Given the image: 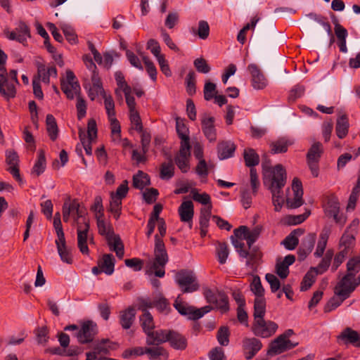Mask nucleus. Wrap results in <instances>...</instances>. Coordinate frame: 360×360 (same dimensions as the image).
I'll use <instances>...</instances> for the list:
<instances>
[{
	"label": "nucleus",
	"instance_id": "f257e3e1",
	"mask_svg": "<svg viewBox=\"0 0 360 360\" xmlns=\"http://www.w3.org/2000/svg\"><path fill=\"white\" fill-rule=\"evenodd\" d=\"M271 178L269 185V189L272 194V202L276 212L280 211L283 204V188L286 184L287 174L283 166L276 165L271 169Z\"/></svg>",
	"mask_w": 360,
	"mask_h": 360
},
{
	"label": "nucleus",
	"instance_id": "f03ea898",
	"mask_svg": "<svg viewBox=\"0 0 360 360\" xmlns=\"http://www.w3.org/2000/svg\"><path fill=\"white\" fill-rule=\"evenodd\" d=\"M266 313V307L261 305L254 309V322L252 326V330L256 336L263 338H269L274 335L277 328L278 325L271 321H266L264 319Z\"/></svg>",
	"mask_w": 360,
	"mask_h": 360
},
{
	"label": "nucleus",
	"instance_id": "7ed1b4c3",
	"mask_svg": "<svg viewBox=\"0 0 360 360\" xmlns=\"http://www.w3.org/2000/svg\"><path fill=\"white\" fill-rule=\"evenodd\" d=\"M17 75L15 70L8 73L5 67H0V94L7 101L15 97V86L19 84Z\"/></svg>",
	"mask_w": 360,
	"mask_h": 360
},
{
	"label": "nucleus",
	"instance_id": "20e7f679",
	"mask_svg": "<svg viewBox=\"0 0 360 360\" xmlns=\"http://www.w3.org/2000/svg\"><path fill=\"white\" fill-rule=\"evenodd\" d=\"M169 257L163 240L159 235L155 236L154 261L152 269L155 271L157 277L162 278L165 276V266L168 262Z\"/></svg>",
	"mask_w": 360,
	"mask_h": 360
},
{
	"label": "nucleus",
	"instance_id": "39448f33",
	"mask_svg": "<svg viewBox=\"0 0 360 360\" xmlns=\"http://www.w3.org/2000/svg\"><path fill=\"white\" fill-rule=\"evenodd\" d=\"M322 207L324 214L328 218H333L336 224L343 226L347 221V217L340 214V207L338 198L334 194L326 195L323 200Z\"/></svg>",
	"mask_w": 360,
	"mask_h": 360
},
{
	"label": "nucleus",
	"instance_id": "423d86ee",
	"mask_svg": "<svg viewBox=\"0 0 360 360\" xmlns=\"http://www.w3.org/2000/svg\"><path fill=\"white\" fill-rule=\"evenodd\" d=\"M174 307L178 312L184 316H188L189 319L198 320L202 317L205 314L210 312L212 307L211 306H205L200 309H196L193 306H189L184 302L179 295L174 302Z\"/></svg>",
	"mask_w": 360,
	"mask_h": 360
},
{
	"label": "nucleus",
	"instance_id": "0eeeda50",
	"mask_svg": "<svg viewBox=\"0 0 360 360\" xmlns=\"http://www.w3.org/2000/svg\"><path fill=\"white\" fill-rule=\"evenodd\" d=\"M175 281L184 293L193 292L200 287L197 278L192 271L180 270L175 275Z\"/></svg>",
	"mask_w": 360,
	"mask_h": 360
},
{
	"label": "nucleus",
	"instance_id": "6e6552de",
	"mask_svg": "<svg viewBox=\"0 0 360 360\" xmlns=\"http://www.w3.org/2000/svg\"><path fill=\"white\" fill-rule=\"evenodd\" d=\"M98 333V326L93 321H84L79 330L75 333L79 343L84 345L93 342Z\"/></svg>",
	"mask_w": 360,
	"mask_h": 360
},
{
	"label": "nucleus",
	"instance_id": "1a4fd4ad",
	"mask_svg": "<svg viewBox=\"0 0 360 360\" xmlns=\"http://www.w3.org/2000/svg\"><path fill=\"white\" fill-rule=\"evenodd\" d=\"M75 79L74 72L68 70L66 71V79L63 78L60 80L61 90L69 99H73L75 95H79L80 86Z\"/></svg>",
	"mask_w": 360,
	"mask_h": 360
},
{
	"label": "nucleus",
	"instance_id": "9d476101",
	"mask_svg": "<svg viewBox=\"0 0 360 360\" xmlns=\"http://www.w3.org/2000/svg\"><path fill=\"white\" fill-rule=\"evenodd\" d=\"M204 296L207 302L214 305L216 309H219L222 313L226 312L229 307L228 297L221 292L214 293L209 288L204 290Z\"/></svg>",
	"mask_w": 360,
	"mask_h": 360
},
{
	"label": "nucleus",
	"instance_id": "9b49d317",
	"mask_svg": "<svg viewBox=\"0 0 360 360\" xmlns=\"http://www.w3.org/2000/svg\"><path fill=\"white\" fill-rule=\"evenodd\" d=\"M354 277L350 274H345L337 283L334 288V293L336 296H342L343 299H347L355 290L356 286L354 281Z\"/></svg>",
	"mask_w": 360,
	"mask_h": 360
},
{
	"label": "nucleus",
	"instance_id": "f8f14e48",
	"mask_svg": "<svg viewBox=\"0 0 360 360\" xmlns=\"http://www.w3.org/2000/svg\"><path fill=\"white\" fill-rule=\"evenodd\" d=\"M292 189L294 197L292 198H287L286 206L290 209L298 208L303 205L304 200L302 199V184L301 181L297 177H295L292 180Z\"/></svg>",
	"mask_w": 360,
	"mask_h": 360
},
{
	"label": "nucleus",
	"instance_id": "ddd939ff",
	"mask_svg": "<svg viewBox=\"0 0 360 360\" xmlns=\"http://www.w3.org/2000/svg\"><path fill=\"white\" fill-rule=\"evenodd\" d=\"M297 345V342L293 343L290 340H284L278 336L270 343L269 348L267 351V355L273 356L280 354L285 351L294 348Z\"/></svg>",
	"mask_w": 360,
	"mask_h": 360
},
{
	"label": "nucleus",
	"instance_id": "4468645a",
	"mask_svg": "<svg viewBox=\"0 0 360 360\" xmlns=\"http://www.w3.org/2000/svg\"><path fill=\"white\" fill-rule=\"evenodd\" d=\"M191 148V145H186V143L180 145L179 150L174 157L176 165L183 173H186L189 169Z\"/></svg>",
	"mask_w": 360,
	"mask_h": 360
},
{
	"label": "nucleus",
	"instance_id": "2eb2a0df",
	"mask_svg": "<svg viewBox=\"0 0 360 360\" xmlns=\"http://www.w3.org/2000/svg\"><path fill=\"white\" fill-rule=\"evenodd\" d=\"M248 69L252 77L251 82L253 88L257 90L264 89L268 84V81L259 67L256 64L252 63L248 65Z\"/></svg>",
	"mask_w": 360,
	"mask_h": 360
},
{
	"label": "nucleus",
	"instance_id": "dca6fc26",
	"mask_svg": "<svg viewBox=\"0 0 360 360\" xmlns=\"http://www.w3.org/2000/svg\"><path fill=\"white\" fill-rule=\"evenodd\" d=\"M250 290L256 296L254 302V309L257 308L259 305L266 307V300L264 297L265 290L258 276L253 277L252 281L250 283Z\"/></svg>",
	"mask_w": 360,
	"mask_h": 360
},
{
	"label": "nucleus",
	"instance_id": "f3484780",
	"mask_svg": "<svg viewBox=\"0 0 360 360\" xmlns=\"http://www.w3.org/2000/svg\"><path fill=\"white\" fill-rule=\"evenodd\" d=\"M243 347L245 359L250 360L262 349V344L257 338H245L243 340Z\"/></svg>",
	"mask_w": 360,
	"mask_h": 360
},
{
	"label": "nucleus",
	"instance_id": "a211bd4d",
	"mask_svg": "<svg viewBox=\"0 0 360 360\" xmlns=\"http://www.w3.org/2000/svg\"><path fill=\"white\" fill-rule=\"evenodd\" d=\"M96 220H97V226L98 233L101 236H104L107 240L108 245L111 246V243H112V240L115 239L116 236H119L118 235H115L114 233L113 229L110 224H107L105 222L103 219V213H101V215L96 214Z\"/></svg>",
	"mask_w": 360,
	"mask_h": 360
},
{
	"label": "nucleus",
	"instance_id": "6ab92c4d",
	"mask_svg": "<svg viewBox=\"0 0 360 360\" xmlns=\"http://www.w3.org/2000/svg\"><path fill=\"white\" fill-rule=\"evenodd\" d=\"M169 334L170 330L162 329L158 330H153L146 335V344L148 345H159L166 342L168 340Z\"/></svg>",
	"mask_w": 360,
	"mask_h": 360
},
{
	"label": "nucleus",
	"instance_id": "aec40b11",
	"mask_svg": "<svg viewBox=\"0 0 360 360\" xmlns=\"http://www.w3.org/2000/svg\"><path fill=\"white\" fill-rule=\"evenodd\" d=\"M295 261V257L288 255L283 261H278L276 264V272L281 278H285L289 274V266Z\"/></svg>",
	"mask_w": 360,
	"mask_h": 360
},
{
	"label": "nucleus",
	"instance_id": "412c9836",
	"mask_svg": "<svg viewBox=\"0 0 360 360\" xmlns=\"http://www.w3.org/2000/svg\"><path fill=\"white\" fill-rule=\"evenodd\" d=\"M178 212L181 221L191 223L194 215L193 202L191 200L184 201L179 207Z\"/></svg>",
	"mask_w": 360,
	"mask_h": 360
},
{
	"label": "nucleus",
	"instance_id": "4be33fe9",
	"mask_svg": "<svg viewBox=\"0 0 360 360\" xmlns=\"http://www.w3.org/2000/svg\"><path fill=\"white\" fill-rule=\"evenodd\" d=\"M338 339L343 341L345 344H354L356 347H360V335L357 331L347 327L338 336Z\"/></svg>",
	"mask_w": 360,
	"mask_h": 360
},
{
	"label": "nucleus",
	"instance_id": "5701e85b",
	"mask_svg": "<svg viewBox=\"0 0 360 360\" xmlns=\"http://www.w3.org/2000/svg\"><path fill=\"white\" fill-rule=\"evenodd\" d=\"M236 148V145L230 141L219 142L217 145L218 158L220 160L231 158L234 154Z\"/></svg>",
	"mask_w": 360,
	"mask_h": 360
},
{
	"label": "nucleus",
	"instance_id": "b1692460",
	"mask_svg": "<svg viewBox=\"0 0 360 360\" xmlns=\"http://www.w3.org/2000/svg\"><path fill=\"white\" fill-rule=\"evenodd\" d=\"M214 122V118L213 117H205L202 120V131L210 141H215L217 139Z\"/></svg>",
	"mask_w": 360,
	"mask_h": 360
},
{
	"label": "nucleus",
	"instance_id": "393cba45",
	"mask_svg": "<svg viewBox=\"0 0 360 360\" xmlns=\"http://www.w3.org/2000/svg\"><path fill=\"white\" fill-rule=\"evenodd\" d=\"M302 229H297L293 230L286 238L282 241L283 244L287 250H292L295 249L299 243L298 236L304 233Z\"/></svg>",
	"mask_w": 360,
	"mask_h": 360
},
{
	"label": "nucleus",
	"instance_id": "a878e982",
	"mask_svg": "<svg viewBox=\"0 0 360 360\" xmlns=\"http://www.w3.org/2000/svg\"><path fill=\"white\" fill-rule=\"evenodd\" d=\"M168 342H170V345L172 347L176 349H185L187 346V340L184 336L181 334L174 331L170 330V334L168 337Z\"/></svg>",
	"mask_w": 360,
	"mask_h": 360
},
{
	"label": "nucleus",
	"instance_id": "bb28decb",
	"mask_svg": "<svg viewBox=\"0 0 360 360\" xmlns=\"http://www.w3.org/2000/svg\"><path fill=\"white\" fill-rule=\"evenodd\" d=\"M98 265L102 269L103 272L107 275H111L114 272L115 259L111 254H105L98 261Z\"/></svg>",
	"mask_w": 360,
	"mask_h": 360
},
{
	"label": "nucleus",
	"instance_id": "cd10ccee",
	"mask_svg": "<svg viewBox=\"0 0 360 360\" xmlns=\"http://www.w3.org/2000/svg\"><path fill=\"white\" fill-rule=\"evenodd\" d=\"M136 310L134 307H129L120 313V324L124 329H129L134 321Z\"/></svg>",
	"mask_w": 360,
	"mask_h": 360
},
{
	"label": "nucleus",
	"instance_id": "c85d7f7f",
	"mask_svg": "<svg viewBox=\"0 0 360 360\" xmlns=\"http://www.w3.org/2000/svg\"><path fill=\"white\" fill-rule=\"evenodd\" d=\"M349 127L347 116L345 114L340 115L337 120L335 127V132L339 139H344L347 135Z\"/></svg>",
	"mask_w": 360,
	"mask_h": 360
},
{
	"label": "nucleus",
	"instance_id": "c756f323",
	"mask_svg": "<svg viewBox=\"0 0 360 360\" xmlns=\"http://www.w3.org/2000/svg\"><path fill=\"white\" fill-rule=\"evenodd\" d=\"M146 306L148 307H155L158 311L165 314H168L171 309L168 300L161 293H159L152 302L146 303Z\"/></svg>",
	"mask_w": 360,
	"mask_h": 360
},
{
	"label": "nucleus",
	"instance_id": "7c9ffc66",
	"mask_svg": "<svg viewBox=\"0 0 360 360\" xmlns=\"http://www.w3.org/2000/svg\"><path fill=\"white\" fill-rule=\"evenodd\" d=\"M46 167V160L45 157V153L43 150H39L38 151V157L36 160L32 171L31 174L35 175L36 176H39L40 174L44 173Z\"/></svg>",
	"mask_w": 360,
	"mask_h": 360
},
{
	"label": "nucleus",
	"instance_id": "2f4dec72",
	"mask_svg": "<svg viewBox=\"0 0 360 360\" xmlns=\"http://www.w3.org/2000/svg\"><path fill=\"white\" fill-rule=\"evenodd\" d=\"M139 321L141 326L146 335L151 330H154L155 323L153 317L148 311L146 309L143 310V314L140 316Z\"/></svg>",
	"mask_w": 360,
	"mask_h": 360
},
{
	"label": "nucleus",
	"instance_id": "473e14b6",
	"mask_svg": "<svg viewBox=\"0 0 360 360\" xmlns=\"http://www.w3.org/2000/svg\"><path fill=\"white\" fill-rule=\"evenodd\" d=\"M68 206L70 207L71 214L74 217V221L81 219L86 217V210L82 207L77 200L68 201Z\"/></svg>",
	"mask_w": 360,
	"mask_h": 360
},
{
	"label": "nucleus",
	"instance_id": "72a5a7b5",
	"mask_svg": "<svg viewBox=\"0 0 360 360\" xmlns=\"http://www.w3.org/2000/svg\"><path fill=\"white\" fill-rule=\"evenodd\" d=\"M333 250H328L326 252L324 257L321 259V262L316 267L311 268L316 274H323L329 267L332 258L333 257Z\"/></svg>",
	"mask_w": 360,
	"mask_h": 360
},
{
	"label": "nucleus",
	"instance_id": "f704fd0d",
	"mask_svg": "<svg viewBox=\"0 0 360 360\" xmlns=\"http://www.w3.org/2000/svg\"><path fill=\"white\" fill-rule=\"evenodd\" d=\"M330 235V229L324 228L320 234L314 256L321 257L323 255Z\"/></svg>",
	"mask_w": 360,
	"mask_h": 360
},
{
	"label": "nucleus",
	"instance_id": "c9c22d12",
	"mask_svg": "<svg viewBox=\"0 0 360 360\" xmlns=\"http://www.w3.org/2000/svg\"><path fill=\"white\" fill-rule=\"evenodd\" d=\"M174 165L169 158L168 162H163L160 166V178L163 180H169L174 175Z\"/></svg>",
	"mask_w": 360,
	"mask_h": 360
},
{
	"label": "nucleus",
	"instance_id": "e433bc0d",
	"mask_svg": "<svg viewBox=\"0 0 360 360\" xmlns=\"http://www.w3.org/2000/svg\"><path fill=\"white\" fill-rule=\"evenodd\" d=\"M150 184L149 176L143 171H138L133 176V186L142 190L145 186Z\"/></svg>",
	"mask_w": 360,
	"mask_h": 360
},
{
	"label": "nucleus",
	"instance_id": "4c0bfd02",
	"mask_svg": "<svg viewBox=\"0 0 360 360\" xmlns=\"http://www.w3.org/2000/svg\"><path fill=\"white\" fill-rule=\"evenodd\" d=\"M46 122L48 134L50 139L54 141L58 138V128L56 119L52 115L49 114L46 115Z\"/></svg>",
	"mask_w": 360,
	"mask_h": 360
},
{
	"label": "nucleus",
	"instance_id": "58836bf2",
	"mask_svg": "<svg viewBox=\"0 0 360 360\" xmlns=\"http://www.w3.org/2000/svg\"><path fill=\"white\" fill-rule=\"evenodd\" d=\"M243 158L245 165L249 167H253L259 162V155L252 148L245 149L243 152Z\"/></svg>",
	"mask_w": 360,
	"mask_h": 360
},
{
	"label": "nucleus",
	"instance_id": "ea45409f",
	"mask_svg": "<svg viewBox=\"0 0 360 360\" xmlns=\"http://www.w3.org/2000/svg\"><path fill=\"white\" fill-rule=\"evenodd\" d=\"M176 129L179 137L181 139V145H191L190 137L188 136V129L182 122L176 119Z\"/></svg>",
	"mask_w": 360,
	"mask_h": 360
},
{
	"label": "nucleus",
	"instance_id": "a19ab883",
	"mask_svg": "<svg viewBox=\"0 0 360 360\" xmlns=\"http://www.w3.org/2000/svg\"><path fill=\"white\" fill-rule=\"evenodd\" d=\"M323 153V146L320 142L314 143L307 154V160L319 161Z\"/></svg>",
	"mask_w": 360,
	"mask_h": 360
},
{
	"label": "nucleus",
	"instance_id": "79ce46f5",
	"mask_svg": "<svg viewBox=\"0 0 360 360\" xmlns=\"http://www.w3.org/2000/svg\"><path fill=\"white\" fill-rule=\"evenodd\" d=\"M289 143L284 139H280L270 143L271 153L272 154L283 153L287 152Z\"/></svg>",
	"mask_w": 360,
	"mask_h": 360
},
{
	"label": "nucleus",
	"instance_id": "37998d69",
	"mask_svg": "<svg viewBox=\"0 0 360 360\" xmlns=\"http://www.w3.org/2000/svg\"><path fill=\"white\" fill-rule=\"evenodd\" d=\"M212 205L200 209L199 219L200 228L208 229L210 219L212 215Z\"/></svg>",
	"mask_w": 360,
	"mask_h": 360
},
{
	"label": "nucleus",
	"instance_id": "c03bdc74",
	"mask_svg": "<svg viewBox=\"0 0 360 360\" xmlns=\"http://www.w3.org/2000/svg\"><path fill=\"white\" fill-rule=\"evenodd\" d=\"M360 271V256L354 257L349 259L347 263V274L351 276L355 277L356 274Z\"/></svg>",
	"mask_w": 360,
	"mask_h": 360
},
{
	"label": "nucleus",
	"instance_id": "a18cd8bd",
	"mask_svg": "<svg viewBox=\"0 0 360 360\" xmlns=\"http://www.w3.org/2000/svg\"><path fill=\"white\" fill-rule=\"evenodd\" d=\"M15 30L18 34V41L20 43L24 44L27 38L31 37L30 28L24 22H20Z\"/></svg>",
	"mask_w": 360,
	"mask_h": 360
},
{
	"label": "nucleus",
	"instance_id": "49530a36",
	"mask_svg": "<svg viewBox=\"0 0 360 360\" xmlns=\"http://www.w3.org/2000/svg\"><path fill=\"white\" fill-rule=\"evenodd\" d=\"M317 274L313 271H309L304 276L300 285L301 291H306L311 288L315 282L316 276Z\"/></svg>",
	"mask_w": 360,
	"mask_h": 360
},
{
	"label": "nucleus",
	"instance_id": "de8ad7c7",
	"mask_svg": "<svg viewBox=\"0 0 360 360\" xmlns=\"http://www.w3.org/2000/svg\"><path fill=\"white\" fill-rule=\"evenodd\" d=\"M316 239V234L314 233H309L306 235L302 240L300 247L305 249L307 252H311Z\"/></svg>",
	"mask_w": 360,
	"mask_h": 360
},
{
	"label": "nucleus",
	"instance_id": "09e8293b",
	"mask_svg": "<svg viewBox=\"0 0 360 360\" xmlns=\"http://www.w3.org/2000/svg\"><path fill=\"white\" fill-rule=\"evenodd\" d=\"M230 332L227 326H221L217 331V340L222 346H227L229 343Z\"/></svg>",
	"mask_w": 360,
	"mask_h": 360
},
{
	"label": "nucleus",
	"instance_id": "8fccbe9b",
	"mask_svg": "<svg viewBox=\"0 0 360 360\" xmlns=\"http://www.w3.org/2000/svg\"><path fill=\"white\" fill-rule=\"evenodd\" d=\"M87 233L88 232H77V245L80 252L84 255L89 254V248L87 246Z\"/></svg>",
	"mask_w": 360,
	"mask_h": 360
},
{
	"label": "nucleus",
	"instance_id": "3c124183",
	"mask_svg": "<svg viewBox=\"0 0 360 360\" xmlns=\"http://www.w3.org/2000/svg\"><path fill=\"white\" fill-rule=\"evenodd\" d=\"M191 192L192 198L195 201L207 206L212 205L211 198L209 194L206 193H199L195 188L192 189Z\"/></svg>",
	"mask_w": 360,
	"mask_h": 360
},
{
	"label": "nucleus",
	"instance_id": "603ef678",
	"mask_svg": "<svg viewBox=\"0 0 360 360\" xmlns=\"http://www.w3.org/2000/svg\"><path fill=\"white\" fill-rule=\"evenodd\" d=\"M195 74L193 71H190L186 78V91L190 96L195 94Z\"/></svg>",
	"mask_w": 360,
	"mask_h": 360
},
{
	"label": "nucleus",
	"instance_id": "864d4df0",
	"mask_svg": "<svg viewBox=\"0 0 360 360\" xmlns=\"http://www.w3.org/2000/svg\"><path fill=\"white\" fill-rule=\"evenodd\" d=\"M262 228L259 226L255 227L252 231H250L248 229L247 236L245 237V240L247 241V244L248 245L249 249H251L253 243L257 240L260 233H261Z\"/></svg>",
	"mask_w": 360,
	"mask_h": 360
},
{
	"label": "nucleus",
	"instance_id": "5fc2aeb1",
	"mask_svg": "<svg viewBox=\"0 0 360 360\" xmlns=\"http://www.w3.org/2000/svg\"><path fill=\"white\" fill-rule=\"evenodd\" d=\"M146 354L149 356L150 360H155L160 356H167V351L162 347H146Z\"/></svg>",
	"mask_w": 360,
	"mask_h": 360
},
{
	"label": "nucleus",
	"instance_id": "6e6d98bb",
	"mask_svg": "<svg viewBox=\"0 0 360 360\" xmlns=\"http://www.w3.org/2000/svg\"><path fill=\"white\" fill-rule=\"evenodd\" d=\"M107 342H110L109 339H102L101 341L96 342L94 346V351L91 352L94 353L96 356L100 354H108L109 349L106 347Z\"/></svg>",
	"mask_w": 360,
	"mask_h": 360
},
{
	"label": "nucleus",
	"instance_id": "4d7b16f0",
	"mask_svg": "<svg viewBox=\"0 0 360 360\" xmlns=\"http://www.w3.org/2000/svg\"><path fill=\"white\" fill-rule=\"evenodd\" d=\"M108 120L110 122V129L112 139L114 140L120 139L121 136V127L119 121L115 116L108 117Z\"/></svg>",
	"mask_w": 360,
	"mask_h": 360
},
{
	"label": "nucleus",
	"instance_id": "13d9d810",
	"mask_svg": "<svg viewBox=\"0 0 360 360\" xmlns=\"http://www.w3.org/2000/svg\"><path fill=\"white\" fill-rule=\"evenodd\" d=\"M110 248L115 251L116 255L118 258L122 259L124 256V245L121 240L120 236H116L114 240H112V243H111V246H109Z\"/></svg>",
	"mask_w": 360,
	"mask_h": 360
},
{
	"label": "nucleus",
	"instance_id": "bf43d9fd",
	"mask_svg": "<svg viewBox=\"0 0 360 360\" xmlns=\"http://www.w3.org/2000/svg\"><path fill=\"white\" fill-rule=\"evenodd\" d=\"M122 200L120 198L111 197L110 203V211L113 214L114 217L117 219L121 214Z\"/></svg>",
	"mask_w": 360,
	"mask_h": 360
},
{
	"label": "nucleus",
	"instance_id": "052dcab7",
	"mask_svg": "<svg viewBox=\"0 0 360 360\" xmlns=\"http://www.w3.org/2000/svg\"><path fill=\"white\" fill-rule=\"evenodd\" d=\"M204 98L206 101H210L217 95L216 84L210 81L206 82L204 86Z\"/></svg>",
	"mask_w": 360,
	"mask_h": 360
},
{
	"label": "nucleus",
	"instance_id": "680f3d73",
	"mask_svg": "<svg viewBox=\"0 0 360 360\" xmlns=\"http://www.w3.org/2000/svg\"><path fill=\"white\" fill-rule=\"evenodd\" d=\"M346 299L342 296L333 297L324 307V312L328 313L338 307Z\"/></svg>",
	"mask_w": 360,
	"mask_h": 360
},
{
	"label": "nucleus",
	"instance_id": "e2e57ef3",
	"mask_svg": "<svg viewBox=\"0 0 360 360\" xmlns=\"http://www.w3.org/2000/svg\"><path fill=\"white\" fill-rule=\"evenodd\" d=\"M229 252L228 246L225 243H219L217 248L218 261L220 264L226 263Z\"/></svg>",
	"mask_w": 360,
	"mask_h": 360
},
{
	"label": "nucleus",
	"instance_id": "0e129e2a",
	"mask_svg": "<svg viewBox=\"0 0 360 360\" xmlns=\"http://www.w3.org/2000/svg\"><path fill=\"white\" fill-rule=\"evenodd\" d=\"M104 105L108 117L115 116V103L110 95L104 94Z\"/></svg>",
	"mask_w": 360,
	"mask_h": 360
},
{
	"label": "nucleus",
	"instance_id": "69168bd1",
	"mask_svg": "<svg viewBox=\"0 0 360 360\" xmlns=\"http://www.w3.org/2000/svg\"><path fill=\"white\" fill-rule=\"evenodd\" d=\"M193 65L197 71L200 73L207 74L211 70L210 66L208 65L206 60L203 58H196L193 62Z\"/></svg>",
	"mask_w": 360,
	"mask_h": 360
},
{
	"label": "nucleus",
	"instance_id": "338daca9",
	"mask_svg": "<svg viewBox=\"0 0 360 360\" xmlns=\"http://www.w3.org/2000/svg\"><path fill=\"white\" fill-rule=\"evenodd\" d=\"M196 34L202 39H206L210 34V26L207 21L200 20Z\"/></svg>",
	"mask_w": 360,
	"mask_h": 360
},
{
	"label": "nucleus",
	"instance_id": "774afa93",
	"mask_svg": "<svg viewBox=\"0 0 360 360\" xmlns=\"http://www.w3.org/2000/svg\"><path fill=\"white\" fill-rule=\"evenodd\" d=\"M129 119L134 129L137 131H142L143 124L138 111L129 112Z\"/></svg>",
	"mask_w": 360,
	"mask_h": 360
}]
</instances>
